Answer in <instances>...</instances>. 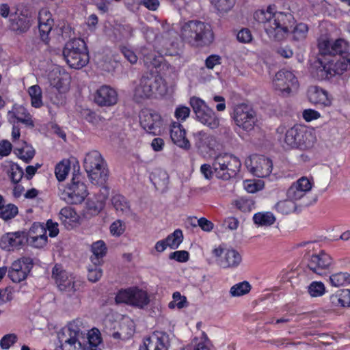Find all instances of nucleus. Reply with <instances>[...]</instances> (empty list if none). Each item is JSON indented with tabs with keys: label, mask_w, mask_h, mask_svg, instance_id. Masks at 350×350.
<instances>
[{
	"label": "nucleus",
	"mask_w": 350,
	"mask_h": 350,
	"mask_svg": "<svg viewBox=\"0 0 350 350\" xmlns=\"http://www.w3.org/2000/svg\"><path fill=\"white\" fill-rule=\"evenodd\" d=\"M312 187V181L306 176H302L294 182L286 191L287 198L299 200L309 192Z\"/></svg>",
	"instance_id": "nucleus-20"
},
{
	"label": "nucleus",
	"mask_w": 350,
	"mask_h": 350,
	"mask_svg": "<svg viewBox=\"0 0 350 350\" xmlns=\"http://www.w3.org/2000/svg\"><path fill=\"white\" fill-rule=\"evenodd\" d=\"M166 92V85L163 78L156 74L146 73L140 79L134 90L136 99L149 98L162 96Z\"/></svg>",
	"instance_id": "nucleus-6"
},
{
	"label": "nucleus",
	"mask_w": 350,
	"mask_h": 350,
	"mask_svg": "<svg viewBox=\"0 0 350 350\" xmlns=\"http://www.w3.org/2000/svg\"><path fill=\"white\" fill-rule=\"evenodd\" d=\"M59 217L62 224L68 229L72 228L79 219V215L70 206L62 208L60 210Z\"/></svg>",
	"instance_id": "nucleus-32"
},
{
	"label": "nucleus",
	"mask_w": 350,
	"mask_h": 350,
	"mask_svg": "<svg viewBox=\"0 0 350 350\" xmlns=\"http://www.w3.org/2000/svg\"><path fill=\"white\" fill-rule=\"evenodd\" d=\"M106 249L105 244L103 241H98L92 244V252L93 256L91 257V260L94 265L100 263V258L105 256Z\"/></svg>",
	"instance_id": "nucleus-39"
},
{
	"label": "nucleus",
	"mask_w": 350,
	"mask_h": 350,
	"mask_svg": "<svg viewBox=\"0 0 350 350\" xmlns=\"http://www.w3.org/2000/svg\"><path fill=\"white\" fill-rule=\"evenodd\" d=\"M308 27L305 23H299L293 29L292 33L293 39L297 41L304 40L306 38Z\"/></svg>",
	"instance_id": "nucleus-51"
},
{
	"label": "nucleus",
	"mask_w": 350,
	"mask_h": 350,
	"mask_svg": "<svg viewBox=\"0 0 350 350\" xmlns=\"http://www.w3.org/2000/svg\"><path fill=\"white\" fill-rule=\"evenodd\" d=\"M139 122L142 127L146 132L157 135L160 132L162 125V120L161 116L151 110H142L139 115Z\"/></svg>",
	"instance_id": "nucleus-18"
},
{
	"label": "nucleus",
	"mask_w": 350,
	"mask_h": 350,
	"mask_svg": "<svg viewBox=\"0 0 350 350\" xmlns=\"http://www.w3.org/2000/svg\"><path fill=\"white\" fill-rule=\"evenodd\" d=\"M87 187L80 174H74L71 183L61 193V198L69 204H80L88 196Z\"/></svg>",
	"instance_id": "nucleus-11"
},
{
	"label": "nucleus",
	"mask_w": 350,
	"mask_h": 350,
	"mask_svg": "<svg viewBox=\"0 0 350 350\" xmlns=\"http://www.w3.org/2000/svg\"><path fill=\"white\" fill-rule=\"evenodd\" d=\"M277 133L280 135L279 139L283 140L287 147L303 150L312 147L316 139L311 131L300 125L288 129L281 125L277 129Z\"/></svg>",
	"instance_id": "nucleus-3"
},
{
	"label": "nucleus",
	"mask_w": 350,
	"mask_h": 350,
	"mask_svg": "<svg viewBox=\"0 0 350 350\" xmlns=\"http://www.w3.org/2000/svg\"><path fill=\"white\" fill-rule=\"evenodd\" d=\"M308 96L309 100L315 105L327 107L332 104L328 93L317 86L310 87L308 91Z\"/></svg>",
	"instance_id": "nucleus-31"
},
{
	"label": "nucleus",
	"mask_w": 350,
	"mask_h": 350,
	"mask_svg": "<svg viewBox=\"0 0 350 350\" xmlns=\"http://www.w3.org/2000/svg\"><path fill=\"white\" fill-rule=\"evenodd\" d=\"M8 116L11 123L14 124L17 121L23 123L26 126L31 128L34 126L31 114L21 105H14L12 110L8 111Z\"/></svg>",
	"instance_id": "nucleus-27"
},
{
	"label": "nucleus",
	"mask_w": 350,
	"mask_h": 350,
	"mask_svg": "<svg viewBox=\"0 0 350 350\" xmlns=\"http://www.w3.org/2000/svg\"><path fill=\"white\" fill-rule=\"evenodd\" d=\"M52 277L59 291L65 293L68 296L72 295L77 291V284L75 278L69 275L62 267L55 265L53 268Z\"/></svg>",
	"instance_id": "nucleus-13"
},
{
	"label": "nucleus",
	"mask_w": 350,
	"mask_h": 350,
	"mask_svg": "<svg viewBox=\"0 0 350 350\" xmlns=\"http://www.w3.org/2000/svg\"><path fill=\"white\" fill-rule=\"evenodd\" d=\"M31 23L32 19L30 16L21 14L12 19L11 27L13 30L23 33L29 29Z\"/></svg>",
	"instance_id": "nucleus-34"
},
{
	"label": "nucleus",
	"mask_w": 350,
	"mask_h": 350,
	"mask_svg": "<svg viewBox=\"0 0 350 350\" xmlns=\"http://www.w3.org/2000/svg\"><path fill=\"white\" fill-rule=\"evenodd\" d=\"M170 258L180 262H185L189 259V253L185 250L176 251L170 254Z\"/></svg>",
	"instance_id": "nucleus-60"
},
{
	"label": "nucleus",
	"mask_w": 350,
	"mask_h": 350,
	"mask_svg": "<svg viewBox=\"0 0 350 350\" xmlns=\"http://www.w3.org/2000/svg\"><path fill=\"white\" fill-rule=\"evenodd\" d=\"M95 102L100 106H111L118 100L116 91L108 85H103L96 92Z\"/></svg>",
	"instance_id": "nucleus-26"
},
{
	"label": "nucleus",
	"mask_w": 350,
	"mask_h": 350,
	"mask_svg": "<svg viewBox=\"0 0 350 350\" xmlns=\"http://www.w3.org/2000/svg\"><path fill=\"white\" fill-rule=\"evenodd\" d=\"M54 21L52 18L51 13L45 8L40 10L38 14V28L41 39L47 42L49 34L52 30Z\"/></svg>",
	"instance_id": "nucleus-25"
},
{
	"label": "nucleus",
	"mask_w": 350,
	"mask_h": 350,
	"mask_svg": "<svg viewBox=\"0 0 350 350\" xmlns=\"http://www.w3.org/2000/svg\"><path fill=\"white\" fill-rule=\"evenodd\" d=\"M180 36L185 42L196 46L208 45L213 40L211 26L198 21H190L183 24Z\"/></svg>",
	"instance_id": "nucleus-4"
},
{
	"label": "nucleus",
	"mask_w": 350,
	"mask_h": 350,
	"mask_svg": "<svg viewBox=\"0 0 350 350\" xmlns=\"http://www.w3.org/2000/svg\"><path fill=\"white\" fill-rule=\"evenodd\" d=\"M245 165L253 175L265 178L271 174L273 164L269 159L264 156L252 155L245 160Z\"/></svg>",
	"instance_id": "nucleus-12"
},
{
	"label": "nucleus",
	"mask_w": 350,
	"mask_h": 350,
	"mask_svg": "<svg viewBox=\"0 0 350 350\" xmlns=\"http://www.w3.org/2000/svg\"><path fill=\"white\" fill-rule=\"evenodd\" d=\"M203 336L201 338H196L193 341V350H209L207 345V338L206 336L202 334Z\"/></svg>",
	"instance_id": "nucleus-64"
},
{
	"label": "nucleus",
	"mask_w": 350,
	"mask_h": 350,
	"mask_svg": "<svg viewBox=\"0 0 350 350\" xmlns=\"http://www.w3.org/2000/svg\"><path fill=\"white\" fill-rule=\"evenodd\" d=\"M320 53L323 55H336L345 53L348 49L347 42L342 39L334 42L323 40L319 43Z\"/></svg>",
	"instance_id": "nucleus-22"
},
{
	"label": "nucleus",
	"mask_w": 350,
	"mask_h": 350,
	"mask_svg": "<svg viewBox=\"0 0 350 350\" xmlns=\"http://www.w3.org/2000/svg\"><path fill=\"white\" fill-rule=\"evenodd\" d=\"M234 204L237 208L243 212H249L252 210L253 203L251 200L239 198L234 202Z\"/></svg>",
	"instance_id": "nucleus-55"
},
{
	"label": "nucleus",
	"mask_w": 350,
	"mask_h": 350,
	"mask_svg": "<svg viewBox=\"0 0 350 350\" xmlns=\"http://www.w3.org/2000/svg\"><path fill=\"white\" fill-rule=\"evenodd\" d=\"M63 55L70 67L75 69L81 68L89 61L85 43L81 39L68 41L64 46Z\"/></svg>",
	"instance_id": "nucleus-7"
},
{
	"label": "nucleus",
	"mask_w": 350,
	"mask_h": 350,
	"mask_svg": "<svg viewBox=\"0 0 350 350\" xmlns=\"http://www.w3.org/2000/svg\"><path fill=\"white\" fill-rule=\"evenodd\" d=\"M188 305L187 300L185 296L181 295L180 293L176 291L172 295V301L168 304V307L170 309H182L187 307Z\"/></svg>",
	"instance_id": "nucleus-48"
},
{
	"label": "nucleus",
	"mask_w": 350,
	"mask_h": 350,
	"mask_svg": "<svg viewBox=\"0 0 350 350\" xmlns=\"http://www.w3.org/2000/svg\"><path fill=\"white\" fill-rule=\"evenodd\" d=\"M233 119L239 127L247 131L253 129L256 120L254 111L248 105L243 104L235 107Z\"/></svg>",
	"instance_id": "nucleus-14"
},
{
	"label": "nucleus",
	"mask_w": 350,
	"mask_h": 350,
	"mask_svg": "<svg viewBox=\"0 0 350 350\" xmlns=\"http://www.w3.org/2000/svg\"><path fill=\"white\" fill-rule=\"evenodd\" d=\"M254 19L263 24L268 36L274 40H282L287 37L293 25V17L291 14L273 12L271 8L266 10H257Z\"/></svg>",
	"instance_id": "nucleus-2"
},
{
	"label": "nucleus",
	"mask_w": 350,
	"mask_h": 350,
	"mask_svg": "<svg viewBox=\"0 0 350 350\" xmlns=\"http://www.w3.org/2000/svg\"><path fill=\"white\" fill-rule=\"evenodd\" d=\"M26 237L23 232H9L0 239V247L5 250H18L25 243Z\"/></svg>",
	"instance_id": "nucleus-21"
},
{
	"label": "nucleus",
	"mask_w": 350,
	"mask_h": 350,
	"mask_svg": "<svg viewBox=\"0 0 350 350\" xmlns=\"http://www.w3.org/2000/svg\"><path fill=\"white\" fill-rule=\"evenodd\" d=\"M332 263V257L324 251H321L310 256L308 266L314 273L323 275L329 269Z\"/></svg>",
	"instance_id": "nucleus-19"
},
{
	"label": "nucleus",
	"mask_w": 350,
	"mask_h": 350,
	"mask_svg": "<svg viewBox=\"0 0 350 350\" xmlns=\"http://www.w3.org/2000/svg\"><path fill=\"white\" fill-rule=\"evenodd\" d=\"M18 213V207L12 204H4L0 209V217L9 221L15 217Z\"/></svg>",
	"instance_id": "nucleus-46"
},
{
	"label": "nucleus",
	"mask_w": 350,
	"mask_h": 350,
	"mask_svg": "<svg viewBox=\"0 0 350 350\" xmlns=\"http://www.w3.org/2000/svg\"><path fill=\"white\" fill-rule=\"evenodd\" d=\"M83 167L92 183L103 185L106 183L109 171L100 152L92 150L87 152L83 159Z\"/></svg>",
	"instance_id": "nucleus-5"
},
{
	"label": "nucleus",
	"mask_w": 350,
	"mask_h": 350,
	"mask_svg": "<svg viewBox=\"0 0 350 350\" xmlns=\"http://www.w3.org/2000/svg\"><path fill=\"white\" fill-rule=\"evenodd\" d=\"M241 165L239 159L230 154L217 155L213 163L216 176L224 180H228L235 176Z\"/></svg>",
	"instance_id": "nucleus-8"
},
{
	"label": "nucleus",
	"mask_w": 350,
	"mask_h": 350,
	"mask_svg": "<svg viewBox=\"0 0 350 350\" xmlns=\"http://www.w3.org/2000/svg\"><path fill=\"white\" fill-rule=\"evenodd\" d=\"M49 81L59 92H66L69 89L70 77L66 72L55 68L49 74Z\"/></svg>",
	"instance_id": "nucleus-24"
},
{
	"label": "nucleus",
	"mask_w": 350,
	"mask_h": 350,
	"mask_svg": "<svg viewBox=\"0 0 350 350\" xmlns=\"http://www.w3.org/2000/svg\"><path fill=\"white\" fill-rule=\"evenodd\" d=\"M111 203L116 212L121 215H129L131 208L129 202L122 195H114L111 198Z\"/></svg>",
	"instance_id": "nucleus-35"
},
{
	"label": "nucleus",
	"mask_w": 350,
	"mask_h": 350,
	"mask_svg": "<svg viewBox=\"0 0 350 350\" xmlns=\"http://www.w3.org/2000/svg\"><path fill=\"white\" fill-rule=\"evenodd\" d=\"M27 240L35 247H44L47 241L46 228L40 224H33L29 231Z\"/></svg>",
	"instance_id": "nucleus-28"
},
{
	"label": "nucleus",
	"mask_w": 350,
	"mask_h": 350,
	"mask_svg": "<svg viewBox=\"0 0 350 350\" xmlns=\"http://www.w3.org/2000/svg\"><path fill=\"white\" fill-rule=\"evenodd\" d=\"M329 282L334 287L347 286L350 284V274L347 272L333 273L329 278Z\"/></svg>",
	"instance_id": "nucleus-38"
},
{
	"label": "nucleus",
	"mask_w": 350,
	"mask_h": 350,
	"mask_svg": "<svg viewBox=\"0 0 350 350\" xmlns=\"http://www.w3.org/2000/svg\"><path fill=\"white\" fill-rule=\"evenodd\" d=\"M190 105L200 122L211 129L219 127V117L202 99L193 96L190 98Z\"/></svg>",
	"instance_id": "nucleus-10"
},
{
	"label": "nucleus",
	"mask_w": 350,
	"mask_h": 350,
	"mask_svg": "<svg viewBox=\"0 0 350 350\" xmlns=\"http://www.w3.org/2000/svg\"><path fill=\"white\" fill-rule=\"evenodd\" d=\"M121 52L131 64H134L137 63L138 57L132 50L123 46L121 48Z\"/></svg>",
	"instance_id": "nucleus-63"
},
{
	"label": "nucleus",
	"mask_w": 350,
	"mask_h": 350,
	"mask_svg": "<svg viewBox=\"0 0 350 350\" xmlns=\"http://www.w3.org/2000/svg\"><path fill=\"white\" fill-rule=\"evenodd\" d=\"M273 85L275 89L280 91L284 96H286L297 89L298 81L292 72L280 70L275 74Z\"/></svg>",
	"instance_id": "nucleus-15"
},
{
	"label": "nucleus",
	"mask_w": 350,
	"mask_h": 350,
	"mask_svg": "<svg viewBox=\"0 0 350 350\" xmlns=\"http://www.w3.org/2000/svg\"><path fill=\"white\" fill-rule=\"evenodd\" d=\"M17 340V336L15 334L5 335L0 341V346L3 349H8Z\"/></svg>",
	"instance_id": "nucleus-56"
},
{
	"label": "nucleus",
	"mask_w": 350,
	"mask_h": 350,
	"mask_svg": "<svg viewBox=\"0 0 350 350\" xmlns=\"http://www.w3.org/2000/svg\"><path fill=\"white\" fill-rule=\"evenodd\" d=\"M237 40L243 43H249L252 40V35L248 29H242L237 33Z\"/></svg>",
	"instance_id": "nucleus-62"
},
{
	"label": "nucleus",
	"mask_w": 350,
	"mask_h": 350,
	"mask_svg": "<svg viewBox=\"0 0 350 350\" xmlns=\"http://www.w3.org/2000/svg\"><path fill=\"white\" fill-rule=\"evenodd\" d=\"M151 180L158 189L164 190L168 185L169 176L166 171L158 169L152 174Z\"/></svg>",
	"instance_id": "nucleus-37"
},
{
	"label": "nucleus",
	"mask_w": 350,
	"mask_h": 350,
	"mask_svg": "<svg viewBox=\"0 0 350 350\" xmlns=\"http://www.w3.org/2000/svg\"><path fill=\"white\" fill-rule=\"evenodd\" d=\"M253 219L259 226H268L275 222V217L271 212H260L254 215Z\"/></svg>",
	"instance_id": "nucleus-40"
},
{
	"label": "nucleus",
	"mask_w": 350,
	"mask_h": 350,
	"mask_svg": "<svg viewBox=\"0 0 350 350\" xmlns=\"http://www.w3.org/2000/svg\"><path fill=\"white\" fill-rule=\"evenodd\" d=\"M32 267L33 260L31 258H22L12 263L8 275L14 282H20L27 278Z\"/></svg>",
	"instance_id": "nucleus-17"
},
{
	"label": "nucleus",
	"mask_w": 350,
	"mask_h": 350,
	"mask_svg": "<svg viewBox=\"0 0 350 350\" xmlns=\"http://www.w3.org/2000/svg\"><path fill=\"white\" fill-rule=\"evenodd\" d=\"M168 247L172 249L178 248L183 240V234L180 230H176L165 239Z\"/></svg>",
	"instance_id": "nucleus-49"
},
{
	"label": "nucleus",
	"mask_w": 350,
	"mask_h": 350,
	"mask_svg": "<svg viewBox=\"0 0 350 350\" xmlns=\"http://www.w3.org/2000/svg\"><path fill=\"white\" fill-rule=\"evenodd\" d=\"M218 11L226 12L234 5V0H211Z\"/></svg>",
	"instance_id": "nucleus-52"
},
{
	"label": "nucleus",
	"mask_w": 350,
	"mask_h": 350,
	"mask_svg": "<svg viewBox=\"0 0 350 350\" xmlns=\"http://www.w3.org/2000/svg\"><path fill=\"white\" fill-rule=\"evenodd\" d=\"M295 200L287 198L286 200H281L275 205L276 211L283 215L293 213L296 209Z\"/></svg>",
	"instance_id": "nucleus-41"
},
{
	"label": "nucleus",
	"mask_w": 350,
	"mask_h": 350,
	"mask_svg": "<svg viewBox=\"0 0 350 350\" xmlns=\"http://www.w3.org/2000/svg\"><path fill=\"white\" fill-rule=\"evenodd\" d=\"M309 295L312 297H318L325 293V286L321 282H312L308 288Z\"/></svg>",
	"instance_id": "nucleus-50"
},
{
	"label": "nucleus",
	"mask_w": 350,
	"mask_h": 350,
	"mask_svg": "<svg viewBox=\"0 0 350 350\" xmlns=\"http://www.w3.org/2000/svg\"><path fill=\"white\" fill-rule=\"evenodd\" d=\"M29 95L31 97V103L33 107L39 108L42 105V90L39 85H34L29 88Z\"/></svg>",
	"instance_id": "nucleus-44"
},
{
	"label": "nucleus",
	"mask_w": 350,
	"mask_h": 350,
	"mask_svg": "<svg viewBox=\"0 0 350 350\" xmlns=\"http://www.w3.org/2000/svg\"><path fill=\"white\" fill-rule=\"evenodd\" d=\"M213 254L218 258V263L224 268H234L241 262V254L234 249H225L218 247L213 250Z\"/></svg>",
	"instance_id": "nucleus-16"
},
{
	"label": "nucleus",
	"mask_w": 350,
	"mask_h": 350,
	"mask_svg": "<svg viewBox=\"0 0 350 350\" xmlns=\"http://www.w3.org/2000/svg\"><path fill=\"white\" fill-rule=\"evenodd\" d=\"M245 189L248 193H255L263 187V183L260 180H246L243 182Z\"/></svg>",
	"instance_id": "nucleus-53"
},
{
	"label": "nucleus",
	"mask_w": 350,
	"mask_h": 350,
	"mask_svg": "<svg viewBox=\"0 0 350 350\" xmlns=\"http://www.w3.org/2000/svg\"><path fill=\"white\" fill-rule=\"evenodd\" d=\"M62 350H103L100 331H88L81 319L70 322L58 334Z\"/></svg>",
	"instance_id": "nucleus-1"
},
{
	"label": "nucleus",
	"mask_w": 350,
	"mask_h": 350,
	"mask_svg": "<svg viewBox=\"0 0 350 350\" xmlns=\"http://www.w3.org/2000/svg\"><path fill=\"white\" fill-rule=\"evenodd\" d=\"M116 302L124 303L139 309H144L150 302V297L145 290L137 287L120 291L116 296Z\"/></svg>",
	"instance_id": "nucleus-9"
},
{
	"label": "nucleus",
	"mask_w": 350,
	"mask_h": 350,
	"mask_svg": "<svg viewBox=\"0 0 350 350\" xmlns=\"http://www.w3.org/2000/svg\"><path fill=\"white\" fill-rule=\"evenodd\" d=\"M170 137L175 144L185 150L190 148L191 145L186 137V131L179 122H172L170 124Z\"/></svg>",
	"instance_id": "nucleus-29"
},
{
	"label": "nucleus",
	"mask_w": 350,
	"mask_h": 350,
	"mask_svg": "<svg viewBox=\"0 0 350 350\" xmlns=\"http://www.w3.org/2000/svg\"><path fill=\"white\" fill-rule=\"evenodd\" d=\"M125 231V223L120 219L113 222L110 226V232L113 236L120 237Z\"/></svg>",
	"instance_id": "nucleus-54"
},
{
	"label": "nucleus",
	"mask_w": 350,
	"mask_h": 350,
	"mask_svg": "<svg viewBox=\"0 0 350 350\" xmlns=\"http://www.w3.org/2000/svg\"><path fill=\"white\" fill-rule=\"evenodd\" d=\"M334 306L350 307V290L344 289L330 296Z\"/></svg>",
	"instance_id": "nucleus-36"
},
{
	"label": "nucleus",
	"mask_w": 350,
	"mask_h": 350,
	"mask_svg": "<svg viewBox=\"0 0 350 350\" xmlns=\"http://www.w3.org/2000/svg\"><path fill=\"white\" fill-rule=\"evenodd\" d=\"M196 146L198 148H213L215 145V139L214 136L204 132L198 131L193 134Z\"/></svg>",
	"instance_id": "nucleus-33"
},
{
	"label": "nucleus",
	"mask_w": 350,
	"mask_h": 350,
	"mask_svg": "<svg viewBox=\"0 0 350 350\" xmlns=\"http://www.w3.org/2000/svg\"><path fill=\"white\" fill-rule=\"evenodd\" d=\"M15 154L21 159L26 163L29 162L35 154V150L31 146L27 144L25 142L21 148H17L14 150Z\"/></svg>",
	"instance_id": "nucleus-42"
},
{
	"label": "nucleus",
	"mask_w": 350,
	"mask_h": 350,
	"mask_svg": "<svg viewBox=\"0 0 350 350\" xmlns=\"http://www.w3.org/2000/svg\"><path fill=\"white\" fill-rule=\"evenodd\" d=\"M190 114V109L185 106H178L174 111V116L178 120H185Z\"/></svg>",
	"instance_id": "nucleus-58"
},
{
	"label": "nucleus",
	"mask_w": 350,
	"mask_h": 350,
	"mask_svg": "<svg viewBox=\"0 0 350 350\" xmlns=\"http://www.w3.org/2000/svg\"><path fill=\"white\" fill-rule=\"evenodd\" d=\"M167 336L165 334L160 332H155L148 337L144 345L146 350H167Z\"/></svg>",
	"instance_id": "nucleus-30"
},
{
	"label": "nucleus",
	"mask_w": 350,
	"mask_h": 350,
	"mask_svg": "<svg viewBox=\"0 0 350 350\" xmlns=\"http://www.w3.org/2000/svg\"><path fill=\"white\" fill-rule=\"evenodd\" d=\"M346 62V59L335 63L334 60H329L326 64H324L322 60L320 61L321 66L319 68L321 72L320 77L321 78H328L335 75H341L343 71L347 69L348 65Z\"/></svg>",
	"instance_id": "nucleus-23"
},
{
	"label": "nucleus",
	"mask_w": 350,
	"mask_h": 350,
	"mask_svg": "<svg viewBox=\"0 0 350 350\" xmlns=\"http://www.w3.org/2000/svg\"><path fill=\"white\" fill-rule=\"evenodd\" d=\"M96 265H94V267L88 269V278L92 282L98 281L103 275L102 269Z\"/></svg>",
	"instance_id": "nucleus-57"
},
{
	"label": "nucleus",
	"mask_w": 350,
	"mask_h": 350,
	"mask_svg": "<svg viewBox=\"0 0 350 350\" xmlns=\"http://www.w3.org/2000/svg\"><path fill=\"white\" fill-rule=\"evenodd\" d=\"M8 174L13 183H18L23 176V169L17 164L9 162Z\"/></svg>",
	"instance_id": "nucleus-45"
},
{
	"label": "nucleus",
	"mask_w": 350,
	"mask_h": 350,
	"mask_svg": "<svg viewBox=\"0 0 350 350\" xmlns=\"http://www.w3.org/2000/svg\"><path fill=\"white\" fill-rule=\"evenodd\" d=\"M141 53L144 57V64L147 66H156V63L154 62L156 61V59L154 58V56L148 51V49H146V47L142 48Z\"/></svg>",
	"instance_id": "nucleus-59"
},
{
	"label": "nucleus",
	"mask_w": 350,
	"mask_h": 350,
	"mask_svg": "<svg viewBox=\"0 0 350 350\" xmlns=\"http://www.w3.org/2000/svg\"><path fill=\"white\" fill-rule=\"evenodd\" d=\"M221 57L218 55H211L205 60V65L208 69H213L216 66L220 65Z\"/></svg>",
	"instance_id": "nucleus-61"
},
{
	"label": "nucleus",
	"mask_w": 350,
	"mask_h": 350,
	"mask_svg": "<svg viewBox=\"0 0 350 350\" xmlns=\"http://www.w3.org/2000/svg\"><path fill=\"white\" fill-rule=\"evenodd\" d=\"M70 170V162L68 159H64L55 166V174L59 181H63L67 177Z\"/></svg>",
	"instance_id": "nucleus-43"
},
{
	"label": "nucleus",
	"mask_w": 350,
	"mask_h": 350,
	"mask_svg": "<svg viewBox=\"0 0 350 350\" xmlns=\"http://www.w3.org/2000/svg\"><path fill=\"white\" fill-rule=\"evenodd\" d=\"M251 286L249 282L244 281L233 285L230 290L232 297H239L250 292Z\"/></svg>",
	"instance_id": "nucleus-47"
}]
</instances>
